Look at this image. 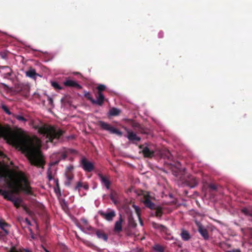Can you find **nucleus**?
<instances>
[{"label": "nucleus", "instance_id": "obj_2", "mask_svg": "<svg viewBox=\"0 0 252 252\" xmlns=\"http://www.w3.org/2000/svg\"><path fill=\"white\" fill-rule=\"evenodd\" d=\"M7 184L10 189L1 190V193L4 198L12 202L14 206L18 208L21 205L22 200L20 197H15L14 193L22 191L26 193L30 194L31 192V189L29 183L23 173L17 172L9 176Z\"/></svg>", "mask_w": 252, "mask_h": 252}, {"label": "nucleus", "instance_id": "obj_11", "mask_svg": "<svg viewBox=\"0 0 252 252\" xmlns=\"http://www.w3.org/2000/svg\"><path fill=\"white\" fill-rule=\"evenodd\" d=\"M122 222H123V219L122 218V216L120 215L119 220L116 221L115 223L114 231L116 232L119 233L122 231Z\"/></svg>", "mask_w": 252, "mask_h": 252}, {"label": "nucleus", "instance_id": "obj_31", "mask_svg": "<svg viewBox=\"0 0 252 252\" xmlns=\"http://www.w3.org/2000/svg\"><path fill=\"white\" fill-rule=\"evenodd\" d=\"M2 108L4 110V111L7 114H10V112H9V110L8 109V108L5 106H2Z\"/></svg>", "mask_w": 252, "mask_h": 252}, {"label": "nucleus", "instance_id": "obj_12", "mask_svg": "<svg viewBox=\"0 0 252 252\" xmlns=\"http://www.w3.org/2000/svg\"><path fill=\"white\" fill-rule=\"evenodd\" d=\"M64 85L66 86L75 87L78 89L81 88V86L79 85L76 81L72 80H67L63 83Z\"/></svg>", "mask_w": 252, "mask_h": 252}, {"label": "nucleus", "instance_id": "obj_24", "mask_svg": "<svg viewBox=\"0 0 252 252\" xmlns=\"http://www.w3.org/2000/svg\"><path fill=\"white\" fill-rule=\"evenodd\" d=\"M51 85L56 89L61 90L62 89V88L56 82H52Z\"/></svg>", "mask_w": 252, "mask_h": 252}, {"label": "nucleus", "instance_id": "obj_14", "mask_svg": "<svg viewBox=\"0 0 252 252\" xmlns=\"http://www.w3.org/2000/svg\"><path fill=\"white\" fill-rule=\"evenodd\" d=\"M142 152L144 156L146 157H152L154 155V152L150 150L148 147H145L142 150Z\"/></svg>", "mask_w": 252, "mask_h": 252}, {"label": "nucleus", "instance_id": "obj_3", "mask_svg": "<svg viewBox=\"0 0 252 252\" xmlns=\"http://www.w3.org/2000/svg\"><path fill=\"white\" fill-rule=\"evenodd\" d=\"M38 132L45 137L46 142L52 141L54 139H58L63 133V131L58 128L46 126L38 127Z\"/></svg>", "mask_w": 252, "mask_h": 252}, {"label": "nucleus", "instance_id": "obj_35", "mask_svg": "<svg viewBox=\"0 0 252 252\" xmlns=\"http://www.w3.org/2000/svg\"><path fill=\"white\" fill-rule=\"evenodd\" d=\"M85 96L86 97H87L88 98V99H89V97L90 98H92V97L90 96V94L89 93H87V94H85Z\"/></svg>", "mask_w": 252, "mask_h": 252}, {"label": "nucleus", "instance_id": "obj_26", "mask_svg": "<svg viewBox=\"0 0 252 252\" xmlns=\"http://www.w3.org/2000/svg\"><path fill=\"white\" fill-rule=\"evenodd\" d=\"M83 187V183L81 182H78L77 183L76 187H75V190H78V191L80 190L81 188Z\"/></svg>", "mask_w": 252, "mask_h": 252}, {"label": "nucleus", "instance_id": "obj_36", "mask_svg": "<svg viewBox=\"0 0 252 252\" xmlns=\"http://www.w3.org/2000/svg\"><path fill=\"white\" fill-rule=\"evenodd\" d=\"M4 157H5L4 155H3V154L2 153V152L0 150V158H3Z\"/></svg>", "mask_w": 252, "mask_h": 252}, {"label": "nucleus", "instance_id": "obj_18", "mask_svg": "<svg viewBox=\"0 0 252 252\" xmlns=\"http://www.w3.org/2000/svg\"><path fill=\"white\" fill-rule=\"evenodd\" d=\"M127 138L130 140L139 141L140 140V138L133 132L129 133Z\"/></svg>", "mask_w": 252, "mask_h": 252}, {"label": "nucleus", "instance_id": "obj_27", "mask_svg": "<svg viewBox=\"0 0 252 252\" xmlns=\"http://www.w3.org/2000/svg\"><path fill=\"white\" fill-rule=\"evenodd\" d=\"M9 252H24L22 250H21L20 249L13 247L12 248Z\"/></svg>", "mask_w": 252, "mask_h": 252}, {"label": "nucleus", "instance_id": "obj_21", "mask_svg": "<svg viewBox=\"0 0 252 252\" xmlns=\"http://www.w3.org/2000/svg\"><path fill=\"white\" fill-rule=\"evenodd\" d=\"M120 113V110L117 108H112L110 110L109 114L111 116H117Z\"/></svg>", "mask_w": 252, "mask_h": 252}, {"label": "nucleus", "instance_id": "obj_25", "mask_svg": "<svg viewBox=\"0 0 252 252\" xmlns=\"http://www.w3.org/2000/svg\"><path fill=\"white\" fill-rule=\"evenodd\" d=\"M15 118L17 120L23 123H25L27 121V120L22 116L17 115L15 116Z\"/></svg>", "mask_w": 252, "mask_h": 252}, {"label": "nucleus", "instance_id": "obj_29", "mask_svg": "<svg viewBox=\"0 0 252 252\" xmlns=\"http://www.w3.org/2000/svg\"><path fill=\"white\" fill-rule=\"evenodd\" d=\"M3 68H5L6 69V72L5 73V75L6 76H9L11 75V69L8 68V67H3Z\"/></svg>", "mask_w": 252, "mask_h": 252}, {"label": "nucleus", "instance_id": "obj_43", "mask_svg": "<svg viewBox=\"0 0 252 252\" xmlns=\"http://www.w3.org/2000/svg\"><path fill=\"white\" fill-rule=\"evenodd\" d=\"M46 252H48V251H47V250H46Z\"/></svg>", "mask_w": 252, "mask_h": 252}, {"label": "nucleus", "instance_id": "obj_5", "mask_svg": "<svg viewBox=\"0 0 252 252\" xmlns=\"http://www.w3.org/2000/svg\"><path fill=\"white\" fill-rule=\"evenodd\" d=\"M99 214L107 221H112L116 216L114 210L109 209L106 212H99Z\"/></svg>", "mask_w": 252, "mask_h": 252}, {"label": "nucleus", "instance_id": "obj_4", "mask_svg": "<svg viewBox=\"0 0 252 252\" xmlns=\"http://www.w3.org/2000/svg\"><path fill=\"white\" fill-rule=\"evenodd\" d=\"M99 125L102 129L109 131L111 133H115L119 135H121L122 134L120 131L104 122H99Z\"/></svg>", "mask_w": 252, "mask_h": 252}, {"label": "nucleus", "instance_id": "obj_33", "mask_svg": "<svg viewBox=\"0 0 252 252\" xmlns=\"http://www.w3.org/2000/svg\"><path fill=\"white\" fill-rule=\"evenodd\" d=\"M81 221H82V223L84 224H87L88 223L87 220L85 219H82Z\"/></svg>", "mask_w": 252, "mask_h": 252}, {"label": "nucleus", "instance_id": "obj_7", "mask_svg": "<svg viewBox=\"0 0 252 252\" xmlns=\"http://www.w3.org/2000/svg\"><path fill=\"white\" fill-rule=\"evenodd\" d=\"M0 228L2 230L0 232V236H5L9 234L10 225L1 220H0Z\"/></svg>", "mask_w": 252, "mask_h": 252}, {"label": "nucleus", "instance_id": "obj_34", "mask_svg": "<svg viewBox=\"0 0 252 252\" xmlns=\"http://www.w3.org/2000/svg\"><path fill=\"white\" fill-rule=\"evenodd\" d=\"M210 187V188L213 189L215 190V189H216V187L214 185H211Z\"/></svg>", "mask_w": 252, "mask_h": 252}, {"label": "nucleus", "instance_id": "obj_20", "mask_svg": "<svg viewBox=\"0 0 252 252\" xmlns=\"http://www.w3.org/2000/svg\"><path fill=\"white\" fill-rule=\"evenodd\" d=\"M110 198L114 204H116L117 203V194L115 191H112L111 192L110 194Z\"/></svg>", "mask_w": 252, "mask_h": 252}, {"label": "nucleus", "instance_id": "obj_22", "mask_svg": "<svg viewBox=\"0 0 252 252\" xmlns=\"http://www.w3.org/2000/svg\"><path fill=\"white\" fill-rule=\"evenodd\" d=\"M133 207L135 210V211L137 214V217L139 220L140 223L141 225H143L142 221L140 217V209L136 205H133Z\"/></svg>", "mask_w": 252, "mask_h": 252}, {"label": "nucleus", "instance_id": "obj_40", "mask_svg": "<svg viewBox=\"0 0 252 252\" xmlns=\"http://www.w3.org/2000/svg\"><path fill=\"white\" fill-rule=\"evenodd\" d=\"M86 228L88 230H91V229H92V228L91 226H87Z\"/></svg>", "mask_w": 252, "mask_h": 252}, {"label": "nucleus", "instance_id": "obj_13", "mask_svg": "<svg viewBox=\"0 0 252 252\" xmlns=\"http://www.w3.org/2000/svg\"><path fill=\"white\" fill-rule=\"evenodd\" d=\"M27 77L35 79L36 77L38 76V74L36 73L35 69L33 68H30V69L25 72Z\"/></svg>", "mask_w": 252, "mask_h": 252}, {"label": "nucleus", "instance_id": "obj_10", "mask_svg": "<svg viewBox=\"0 0 252 252\" xmlns=\"http://www.w3.org/2000/svg\"><path fill=\"white\" fill-rule=\"evenodd\" d=\"M98 177L100 180L101 183L105 186L107 189L110 188V182L109 177L106 176H103L101 174H98Z\"/></svg>", "mask_w": 252, "mask_h": 252}, {"label": "nucleus", "instance_id": "obj_8", "mask_svg": "<svg viewBox=\"0 0 252 252\" xmlns=\"http://www.w3.org/2000/svg\"><path fill=\"white\" fill-rule=\"evenodd\" d=\"M89 99L93 103L96 104L98 105H102L104 100V96L101 92L98 93V95L96 96V99L94 100L93 98H90Z\"/></svg>", "mask_w": 252, "mask_h": 252}, {"label": "nucleus", "instance_id": "obj_39", "mask_svg": "<svg viewBox=\"0 0 252 252\" xmlns=\"http://www.w3.org/2000/svg\"><path fill=\"white\" fill-rule=\"evenodd\" d=\"M229 252H240V251L239 250H233V251H230Z\"/></svg>", "mask_w": 252, "mask_h": 252}, {"label": "nucleus", "instance_id": "obj_9", "mask_svg": "<svg viewBox=\"0 0 252 252\" xmlns=\"http://www.w3.org/2000/svg\"><path fill=\"white\" fill-rule=\"evenodd\" d=\"M196 224L198 227V231L201 236L204 238V239L206 240L208 239L209 238V234L206 229L199 222H197Z\"/></svg>", "mask_w": 252, "mask_h": 252}, {"label": "nucleus", "instance_id": "obj_17", "mask_svg": "<svg viewBox=\"0 0 252 252\" xmlns=\"http://www.w3.org/2000/svg\"><path fill=\"white\" fill-rule=\"evenodd\" d=\"M144 203L145 205L150 208V209H153L154 207V204L149 199L148 197H146L144 201Z\"/></svg>", "mask_w": 252, "mask_h": 252}, {"label": "nucleus", "instance_id": "obj_6", "mask_svg": "<svg viewBox=\"0 0 252 252\" xmlns=\"http://www.w3.org/2000/svg\"><path fill=\"white\" fill-rule=\"evenodd\" d=\"M81 163L84 170L87 172H91L94 169L93 163L87 160L85 158H83L81 159Z\"/></svg>", "mask_w": 252, "mask_h": 252}, {"label": "nucleus", "instance_id": "obj_38", "mask_svg": "<svg viewBox=\"0 0 252 252\" xmlns=\"http://www.w3.org/2000/svg\"><path fill=\"white\" fill-rule=\"evenodd\" d=\"M48 100L49 101V102L52 104L53 103V99L51 97H49L48 98Z\"/></svg>", "mask_w": 252, "mask_h": 252}, {"label": "nucleus", "instance_id": "obj_23", "mask_svg": "<svg viewBox=\"0 0 252 252\" xmlns=\"http://www.w3.org/2000/svg\"><path fill=\"white\" fill-rule=\"evenodd\" d=\"M153 249L157 252H163V248L159 245H155Z\"/></svg>", "mask_w": 252, "mask_h": 252}, {"label": "nucleus", "instance_id": "obj_30", "mask_svg": "<svg viewBox=\"0 0 252 252\" xmlns=\"http://www.w3.org/2000/svg\"><path fill=\"white\" fill-rule=\"evenodd\" d=\"M66 178L68 179V181H71L73 179V176L71 174L66 173Z\"/></svg>", "mask_w": 252, "mask_h": 252}, {"label": "nucleus", "instance_id": "obj_19", "mask_svg": "<svg viewBox=\"0 0 252 252\" xmlns=\"http://www.w3.org/2000/svg\"><path fill=\"white\" fill-rule=\"evenodd\" d=\"M153 226L155 229L157 230H159L162 232H166V228L162 225L157 223H153Z\"/></svg>", "mask_w": 252, "mask_h": 252}, {"label": "nucleus", "instance_id": "obj_37", "mask_svg": "<svg viewBox=\"0 0 252 252\" xmlns=\"http://www.w3.org/2000/svg\"><path fill=\"white\" fill-rule=\"evenodd\" d=\"M67 168L68 171H70L73 169V167L71 166H68Z\"/></svg>", "mask_w": 252, "mask_h": 252}, {"label": "nucleus", "instance_id": "obj_41", "mask_svg": "<svg viewBox=\"0 0 252 252\" xmlns=\"http://www.w3.org/2000/svg\"><path fill=\"white\" fill-rule=\"evenodd\" d=\"M25 252H31L29 250H25Z\"/></svg>", "mask_w": 252, "mask_h": 252}, {"label": "nucleus", "instance_id": "obj_32", "mask_svg": "<svg viewBox=\"0 0 252 252\" xmlns=\"http://www.w3.org/2000/svg\"><path fill=\"white\" fill-rule=\"evenodd\" d=\"M82 188H83L87 190L89 189V186L86 184H83Z\"/></svg>", "mask_w": 252, "mask_h": 252}, {"label": "nucleus", "instance_id": "obj_15", "mask_svg": "<svg viewBox=\"0 0 252 252\" xmlns=\"http://www.w3.org/2000/svg\"><path fill=\"white\" fill-rule=\"evenodd\" d=\"M96 234L98 238L102 239L105 241L107 240V236L103 232L100 231L99 230H97L96 231Z\"/></svg>", "mask_w": 252, "mask_h": 252}, {"label": "nucleus", "instance_id": "obj_42", "mask_svg": "<svg viewBox=\"0 0 252 252\" xmlns=\"http://www.w3.org/2000/svg\"><path fill=\"white\" fill-rule=\"evenodd\" d=\"M243 211L245 213H246V209H243Z\"/></svg>", "mask_w": 252, "mask_h": 252}, {"label": "nucleus", "instance_id": "obj_28", "mask_svg": "<svg viewBox=\"0 0 252 252\" xmlns=\"http://www.w3.org/2000/svg\"><path fill=\"white\" fill-rule=\"evenodd\" d=\"M106 88L105 86L104 85H99L97 87V89L98 90V92H101V91L104 90Z\"/></svg>", "mask_w": 252, "mask_h": 252}, {"label": "nucleus", "instance_id": "obj_16", "mask_svg": "<svg viewBox=\"0 0 252 252\" xmlns=\"http://www.w3.org/2000/svg\"><path fill=\"white\" fill-rule=\"evenodd\" d=\"M182 239L185 241H188L190 238V235L189 232L185 230H183L181 234Z\"/></svg>", "mask_w": 252, "mask_h": 252}, {"label": "nucleus", "instance_id": "obj_1", "mask_svg": "<svg viewBox=\"0 0 252 252\" xmlns=\"http://www.w3.org/2000/svg\"><path fill=\"white\" fill-rule=\"evenodd\" d=\"M0 137L19 148L25 154L32 164L42 166L43 157L40 150L41 141L35 136L18 135L9 128L0 125Z\"/></svg>", "mask_w": 252, "mask_h": 252}]
</instances>
